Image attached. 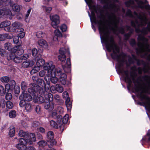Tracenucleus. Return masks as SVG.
Here are the masks:
<instances>
[{
	"instance_id": "obj_1",
	"label": "nucleus",
	"mask_w": 150,
	"mask_h": 150,
	"mask_svg": "<svg viewBox=\"0 0 150 150\" xmlns=\"http://www.w3.org/2000/svg\"><path fill=\"white\" fill-rule=\"evenodd\" d=\"M110 32L109 31L108 34L105 35L104 34L100 35V38L102 42L104 43L105 45V47L107 51L111 52L112 50V53L110 56L112 59H116L121 56L125 57L126 56V54L122 52L120 54H117L120 52V49L116 45L114 38L112 36L110 37Z\"/></svg>"
},
{
	"instance_id": "obj_2",
	"label": "nucleus",
	"mask_w": 150,
	"mask_h": 150,
	"mask_svg": "<svg viewBox=\"0 0 150 150\" xmlns=\"http://www.w3.org/2000/svg\"><path fill=\"white\" fill-rule=\"evenodd\" d=\"M93 7L94 11H91V15H90L89 12H88L91 22H93L95 24L98 25V29L100 35L103 34H104L105 35L108 34L109 30H107L105 31L103 24L104 23L103 20L105 19V16L102 13V11L95 5L93 6Z\"/></svg>"
},
{
	"instance_id": "obj_3",
	"label": "nucleus",
	"mask_w": 150,
	"mask_h": 150,
	"mask_svg": "<svg viewBox=\"0 0 150 150\" xmlns=\"http://www.w3.org/2000/svg\"><path fill=\"white\" fill-rule=\"evenodd\" d=\"M130 70L131 71L130 72L129 75L128 70L123 71V73L125 75L124 77V81L127 83V88L129 91H130V88L132 86V83H135L134 81L135 80V77L137 75L136 66L135 65L132 66L131 67Z\"/></svg>"
},
{
	"instance_id": "obj_4",
	"label": "nucleus",
	"mask_w": 150,
	"mask_h": 150,
	"mask_svg": "<svg viewBox=\"0 0 150 150\" xmlns=\"http://www.w3.org/2000/svg\"><path fill=\"white\" fill-rule=\"evenodd\" d=\"M36 83H31L30 86V87L28 89V92L34 96V97L38 96V91L41 89L43 91H46L44 89V87H45V85L43 79L39 78L37 79Z\"/></svg>"
},
{
	"instance_id": "obj_5",
	"label": "nucleus",
	"mask_w": 150,
	"mask_h": 150,
	"mask_svg": "<svg viewBox=\"0 0 150 150\" xmlns=\"http://www.w3.org/2000/svg\"><path fill=\"white\" fill-rule=\"evenodd\" d=\"M39 94L40 95L39 96H37L36 99L35 100V102H38L40 104L44 103L45 101L48 100V99H49V101H53V95L51 93H49L46 91H43L41 89L38 92V94Z\"/></svg>"
},
{
	"instance_id": "obj_6",
	"label": "nucleus",
	"mask_w": 150,
	"mask_h": 150,
	"mask_svg": "<svg viewBox=\"0 0 150 150\" xmlns=\"http://www.w3.org/2000/svg\"><path fill=\"white\" fill-rule=\"evenodd\" d=\"M62 69L59 68H54L51 71L50 74L52 76L58 77L59 81L63 85H65L66 83L67 76L66 74L62 72Z\"/></svg>"
},
{
	"instance_id": "obj_7",
	"label": "nucleus",
	"mask_w": 150,
	"mask_h": 150,
	"mask_svg": "<svg viewBox=\"0 0 150 150\" xmlns=\"http://www.w3.org/2000/svg\"><path fill=\"white\" fill-rule=\"evenodd\" d=\"M137 96L141 100L143 101L146 100L145 102H139L138 104L140 105L145 107L146 110L150 112V98L146 95L142 94V92L138 93Z\"/></svg>"
},
{
	"instance_id": "obj_8",
	"label": "nucleus",
	"mask_w": 150,
	"mask_h": 150,
	"mask_svg": "<svg viewBox=\"0 0 150 150\" xmlns=\"http://www.w3.org/2000/svg\"><path fill=\"white\" fill-rule=\"evenodd\" d=\"M107 14L108 15V18L109 19H111L113 18L114 19L112 21V25H113L114 27L117 29H118L119 32L122 34H124L125 30L123 27H120L118 28V24L119 23V21L117 20L116 17L114 13H111V15L109 14L108 13H107Z\"/></svg>"
},
{
	"instance_id": "obj_9",
	"label": "nucleus",
	"mask_w": 150,
	"mask_h": 150,
	"mask_svg": "<svg viewBox=\"0 0 150 150\" xmlns=\"http://www.w3.org/2000/svg\"><path fill=\"white\" fill-rule=\"evenodd\" d=\"M19 143L16 144V146L19 150H26L27 149V145L28 143V139L20 138Z\"/></svg>"
},
{
	"instance_id": "obj_10",
	"label": "nucleus",
	"mask_w": 150,
	"mask_h": 150,
	"mask_svg": "<svg viewBox=\"0 0 150 150\" xmlns=\"http://www.w3.org/2000/svg\"><path fill=\"white\" fill-rule=\"evenodd\" d=\"M4 5L11 7L14 11L19 12L20 10V6L17 4L14 3L12 0H5Z\"/></svg>"
},
{
	"instance_id": "obj_11",
	"label": "nucleus",
	"mask_w": 150,
	"mask_h": 150,
	"mask_svg": "<svg viewBox=\"0 0 150 150\" xmlns=\"http://www.w3.org/2000/svg\"><path fill=\"white\" fill-rule=\"evenodd\" d=\"M66 52H67L69 54H70L68 49L64 47L61 48L59 50L60 55L58 56L59 60L62 62H65L66 59L65 54Z\"/></svg>"
},
{
	"instance_id": "obj_12",
	"label": "nucleus",
	"mask_w": 150,
	"mask_h": 150,
	"mask_svg": "<svg viewBox=\"0 0 150 150\" xmlns=\"http://www.w3.org/2000/svg\"><path fill=\"white\" fill-rule=\"evenodd\" d=\"M52 21L51 25L55 29L58 28V25L59 23V17L57 15H55L50 17Z\"/></svg>"
},
{
	"instance_id": "obj_13",
	"label": "nucleus",
	"mask_w": 150,
	"mask_h": 150,
	"mask_svg": "<svg viewBox=\"0 0 150 150\" xmlns=\"http://www.w3.org/2000/svg\"><path fill=\"white\" fill-rule=\"evenodd\" d=\"M119 57L116 59L118 63V64L116 68V69L117 70L118 74H122L123 73V71H125L122 68V67L124 66V63L125 61L124 58H122L121 59Z\"/></svg>"
},
{
	"instance_id": "obj_14",
	"label": "nucleus",
	"mask_w": 150,
	"mask_h": 150,
	"mask_svg": "<svg viewBox=\"0 0 150 150\" xmlns=\"http://www.w3.org/2000/svg\"><path fill=\"white\" fill-rule=\"evenodd\" d=\"M53 132L52 131H49L47 134V141L48 143L50 144L51 147L55 145L56 144V142L55 140L54 139Z\"/></svg>"
},
{
	"instance_id": "obj_15",
	"label": "nucleus",
	"mask_w": 150,
	"mask_h": 150,
	"mask_svg": "<svg viewBox=\"0 0 150 150\" xmlns=\"http://www.w3.org/2000/svg\"><path fill=\"white\" fill-rule=\"evenodd\" d=\"M38 51L40 52H42L43 50V48H46L48 47V45L47 42L43 39L39 40L38 41Z\"/></svg>"
},
{
	"instance_id": "obj_16",
	"label": "nucleus",
	"mask_w": 150,
	"mask_h": 150,
	"mask_svg": "<svg viewBox=\"0 0 150 150\" xmlns=\"http://www.w3.org/2000/svg\"><path fill=\"white\" fill-rule=\"evenodd\" d=\"M11 24L10 21H5L1 22L0 24V28H4V30L7 32H10V30L12 27L10 26Z\"/></svg>"
},
{
	"instance_id": "obj_17",
	"label": "nucleus",
	"mask_w": 150,
	"mask_h": 150,
	"mask_svg": "<svg viewBox=\"0 0 150 150\" xmlns=\"http://www.w3.org/2000/svg\"><path fill=\"white\" fill-rule=\"evenodd\" d=\"M9 82L5 85V88L8 92H12L16 86V82L14 80H12Z\"/></svg>"
},
{
	"instance_id": "obj_18",
	"label": "nucleus",
	"mask_w": 150,
	"mask_h": 150,
	"mask_svg": "<svg viewBox=\"0 0 150 150\" xmlns=\"http://www.w3.org/2000/svg\"><path fill=\"white\" fill-rule=\"evenodd\" d=\"M12 52L14 53L15 54L21 56L24 53V50L22 48L21 45H16L13 47Z\"/></svg>"
},
{
	"instance_id": "obj_19",
	"label": "nucleus",
	"mask_w": 150,
	"mask_h": 150,
	"mask_svg": "<svg viewBox=\"0 0 150 150\" xmlns=\"http://www.w3.org/2000/svg\"><path fill=\"white\" fill-rule=\"evenodd\" d=\"M63 69L65 72L68 73L71 71V64L70 58H68L66 61V64L62 66Z\"/></svg>"
},
{
	"instance_id": "obj_20",
	"label": "nucleus",
	"mask_w": 150,
	"mask_h": 150,
	"mask_svg": "<svg viewBox=\"0 0 150 150\" xmlns=\"http://www.w3.org/2000/svg\"><path fill=\"white\" fill-rule=\"evenodd\" d=\"M19 99H23L27 101H30L32 100V97L28 93L22 92L19 96Z\"/></svg>"
},
{
	"instance_id": "obj_21",
	"label": "nucleus",
	"mask_w": 150,
	"mask_h": 150,
	"mask_svg": "<svg viewBox=\"0 0 150 150\" xmlns=\"http://www.w3.org/2000/svg\"><path fill=\"white\" fill-rule=\"evenodd\" d=\"M7 59L8 60H13L15 63H18V56L12 51L7 55Z\"/></svg>"
},
{
	"instance_id": "obj_22",
	"label": "nucleus",
	"mask_w": 150,
	"mask_h": 150,
	"mask_svg": "<svg viewBox=\"0 0 150 150\" xmlns=\"http://www.w3.org/2000/svg\"><path fill=\"white\" fill-rule=\"evenodd\" d=\"M57 119V122L58 124L59 128L62 130L61 132H63L64 129V125L62 123V117L61 115H58Z\"/></svg>"
},
{
	"instance_id": "obj_23",
	"label": "nucleus",
	"mask_w": 150,
	"mask_h": 150,
	"mask_svg": "<svg viewBox=\"0 0 150 150\" xmlns=\"http://www.w3.org/2000/svg\"><path fill=\"white\" fill-rule=\"evenodd\" d=\"M27 138L25 139H28V143L30 144H32L33 142H35L36 140L35 134L34 133H28Z\"/></svg>"
},
{
	"instance_id": "obj_24",
	"label": "nucleus",
	"mask_w": 150,
	"mask_h": 150,
	"mask_svg": "<svg viewBox=\"0 0 150 150\" xmlns=\"http://www.w3.org/2000/svg\"><path fill=\"white\" fill-rule=\"evenodd\" d=\"M139 77L138 78V79L136 80V82L138 83V85H134V87H132V86L130 88V89L131 88H132V91H133V93H139L140 90V87L139 86V85L140 84V83L139 82L138 80H140L141 81H142V78H141V79H139Z\"/></svg>"
},
{
	"instance_id": "obj_25",
	"label": "nucleus",
	"mask_w": 150,
	"mask_h": 150,
	"mask_svg": "<svg viewBox=\"0 0 150 150\" xmlns=\"http://www.w3.org/2000/svg\"><path fill=\"white\" fill-rule=\"evenodd\" d=\"M48 101H45V102L44 103V108L47 110L49 109L50 110H52L54 108V105L52 103V105H51L50 102H52V101H49V99H48Z\"/></svg>"
},
{
	"instance_id": "obj_26",
	"label": "nucleus",
	"mask_w": 150,
	"mask_h": 150,
	"mask_svg": "<svg viewBox=\"0 0 150 150\" xmlns=\"http://www.w3.org/2000/svg\"><path fill=\"white\" fill-rule=\"evenodd\" d=\"M12 28L10 30V32H16L18 29L22 28L21 27V24L18 22H15L12 24Z\"/></svg>"
},
{
	"instance_id": "obj_27",
	"label": "nucleus",
	"mask_w": 150,
	"mask_h": 150,
	"mask_svg": "<svg viewBox=\"0 0 150 150\" xmlns=\"http://www.w3.org/2000/svg\"><path fill=\"white\" fill-rule=\"evenodd\" d=\"M34 64V61L31 60H26L24 61L22 64V67L24 68H27L28 67H31Z\"/></svg>"
},
{
	"instance_id": "obj_28",
	"label": "nucleus",
	"mask_w": 150,
	"mask_h": 150,
	"mask_svg": "<svg viewBox=\"0 0 150 150\" xmlns=\"http://www.w3.org/2000/svg\"><path fill=\"white\" fill-rule=\"evenodd\" d=\"M51 89L55 90L59 93H62L63 91V87L60 85L57 84L51 86Z\"/></svg>"
},
{
	"instance_id": "obj_29",
	"label": "nucleus",
	"mask_w": 150,
	"mask_h": 150,
	"mask_svg": "<svg viewBox=\"0 0 150 150\" xmlns=\"http://www.w3.org/2000/svg\"><path fill=\"white\" fill-rule=\"evenodd\" d=\"M142 78V80L147 82V88L148 89L150 90V75H145L139 77V79Z\"/></svg>"
},
{
	"instance_id": "obj_30",
	"label": "nucleus",
	"mask_w": 150,
	"mask_h": 150,
	"mask_svg": "<svg viewBox=\"0 0 150 150\" xmlns=\"http://www.w3.org/2000/svg\"><path fill=\"white\" fill-rule=\"evenodd\" d=\"M43 69L47 71L49 73H51V71L54 68V66L52 65L50 66L49 64L48 63H45L43 66Z\"/></svg>"
},
{
	"instance_id": "obj_31",
	"label": "nucleus",
	"mask_w": 150,
	"mask_h": 150,
	"mask_svg": "<svg viewBox=\"0 0 150 150\" xmlns=\"http://www.w3.org/2000/svg\"><path fill=\"white\" fill-rule=\"evenodd\" d=\"M28 57V55L26 54H24L23 55L21 56H18V63L21 62L23 60L27 59Z\"/></svg>"
},
{
	"instance_id": "obj_32",
	"label": "nucleus",
	"mask_w": 150,
	"mask_h": 150,
	"mask_svg": "<svg viewBox=\"0 0 150 150\" xmlns=\"http://www.w3.org/2000/svg\"><path fill=\"white\" fill-rule=\"evenodd\" d=\"M24 30L23 28H21L18 29L16 30V32L19 33L18 34V35L17 36L18 37V38H20L21 39L23 38L25 36V32L24 31Z\"/></svg>"
},
{
	"instance_id": "obj_33",
	"label": "nucleus",
	"mask_w": 150,
	"mask_h": 150,
	"mask_svg": "<svg viewBox=\"0 0 150 150\" xmlns=\"http://www.w3.org/2000/svg\"><path fill=\"white\" fill-rule=\"evenodd\" d=\"M15 129L13 126H11L10 127V130L8 133V135L10 137H13L15 134Z\"/></svg>"
},
{
	"instance_id": "obj_34",
	"label": "nucleus",
	"mask_w": 150,
	"mask_h": 150,
	"mask_svg": "<svg viewBox=\"0 0 150 150\" xmlns=\"http://www.w3.org/2000/svg\"><path fill=\"white\" fill-rule=\"evenodd\" d=\"M13 41L14 44L17 45H21L22 41L19 40V38L17 36H15L13 37Z\"/></svg>"
},
{
	"instance_id": "obj_35",
	"label": "nucleus",
	"mask_w": 150,
	"mask_h": 150,
	"mask_svg": "<svg viewBox=\"0 0 150 150\" xmlns=\"http://www.w3.org/2000/svg\"><path fill=\"white\" fill-rule=\"evenodd\" d=\"M45 63V60L41 58L38 59L36 64L37 66L40 67H42Z\"/></svg>"
},
{
	"instance_id": "obj_36",
	"label": "nucleus",
	"mask_w": 150,
	"mask_h": 150,
	"mask_svg": "<svg viewBox=\"0 0 150 150\" xmlns=\"http://www.w3.org/2000/svg\"><path fill=\"white\" fill-rule=\"evenodd\" d=\"M4 47L6 50H11L12 51V50L13 48L12 47V45L11 43L8 42H7L4 44Z\"/></svg>"
},
{
	"instance_id": "obj_37",
	"label": "nucleus",
	"mask_w": 150,
	"mask_h": 150,
	"mask_svg": "<svg viewBox=\"0 0 150 150\" xmlns=\"http://www.w3.org/2000/svg\"><path fill=\"white\" fill-rule=\"evenodd\" d=\"M28 133L23 130H20L19 131L18 135L20 137H23V138L26 139L28 136Z\"/></svg>"
},
{
	"instance_id": "obj_38",
	"label": "nucleus",
	"mask_w": 150,
	"mask_h": 150,
	"mask_svg": "<svg viewBox=\"0 0 150 150\" xmlns=\"http://www.w3.org/2000/svg\"><path fill=\"white\" fill-rule=\"evenodd\" d=\"M21 87L22 92L24 93L27 88V83L24 81H22L21 83Z\"/></svg>"
},
{
	"instance_id": "obj_39",
	"label": "nucleus",
	"mask_w": 150,
	"mask_h": 150,
	"mask_svg": "<svg viewBox=\"0 0 150 150\" xmlns=\"http://www.w3.org/2000/svg\"><path fill=\"white\" fill-rule=\"evenodd\" d=\"M25 109L27 112H30L32 110V105L29 103H27L25 106Z\"/></svg>"
},
{
	"instance_id": "obj_40",
	"label": "nucleus",
	"mask_w": 150,
	"mask_h": 150,
	"mask_svg": "<svg viewBox=\"0 0 150 150\" xmlns=\"http://www.w3.org/2000/svg\"><path fill=\"white\" fill-rule=\"evenodd\" d=\"M110 1V0H101V2L102 3L106 4L103 6L104 8L107 9L109 8V7L112 8V4H110L109 5H108V2Z\"/></svg>"
},
{
	"instance_id": "obj_41",
	"label": "nucleus",
	"mask_w": 150,
	"mask_h": 150,
	"mask_svg": "<svg viewBox=\"0 0 150 150\" xmlns=\"http://www.w3.org/2000/svg\"><path fill=\"white\" fill-rule=\"evenodd\" d=\"M7 92V89L5 88V87L4 88L2 85H0V95L1 96H4Z\"/></svg>"
},
{
	"instance_id": "obj_42",
	"label": "nucleus",
	"mask_w": 150,
	"mask_h": 150,
	"mask_svg": "<svg viewBox=\"0 0 150 150\" xmlns=\"http://www.w3.org/2000/svg\"><path fill=\"white\" fill-rule=\"evenodd\" d=\"M6 38H11L9 37L8 34L5 33L0 34V41L4 40Z\"/></svg>"
},
{
	"instance_id": "obj_43",
	"label": "nucleus",
	"mask_w": 150,
	"mask_h": 150,
	"mask_svg": "<svg viewBox=\"0 0 150 150\" xmlns=\"http://www.w3.org/2000/svg\"><path fill=\"white\" fill-rule=\"evenodd\" d=\"M134 1L133 0H128L125 2V4L127 7H129L131 5L134 4Z\"/></svg>"
},
{
	"instance_id": "obj_44",
	"label": "nucleus",
	"mask_w": 150,
	"mask_h": 150,
	"mask_svg": "<svg viewBox=\"0 0 150 150\" xmlns=\"http://www.w3.org/2000/svg\"><path fill=\"white\" fill-rule=\"evenodd\" d=\"M16 116V112L15 110H11L9 113V117L11 118H15Z\"/></svg>"
},
{
	"instance_id": "obj_45",
	"label": "nucleus",
	"mask_w": 150,
	"mask_h": 150,
	"mask_svg": "<svg viewBox=\"0 0 150 150\" xmlns=\"http://www.w3.org/2000/svg\"><path fill=\"white\" fill-rule=\"evenodd\" d=\"M50 125L52 127L56 128L58 129L59 127L58 124L57 122H56L53 120H51L50 122Z\"/></svg>"
},
{
	"instance_id": "obj_46",
	"label": "nucleus",
	"mask_w": 150,
	"mask_h": 150,
	"mask_svg": "<svg viewBox=\"0 0 150 150\" xmlns=\"http://www.w3.org/2000/svg\"><path fill=\"white\" fill-rule=\"evenodd\" d=\"M47 142L45 141L42 140L38 142V144L40 147L43 148L47 144Z\"/></svg>"
},
{
	"instance_id": "obj_47",
	"label": "nucleus",
	"mask_w": 150,
	"mask_h": 150,
	"mask_svg": "<svg viewBox=\"0 0 150 150\" xmlns=\"http://www.w3.org/2000/svg\"><path fill=\"white\" fill-rule=\"evenodd\" d=\"M45 34L41 31H39L36 33V36L38 38H42L45 35Z\"/></svg>"
},
{
	"instance_id": "obj_48",
	"label": "nucleus",
	"mask_w": 150,
	"mask_h": 150,
	"mask_svg": "<svg viewBox=\"0 0 150 150\" xmlns=\"http://www.w3.org/2000/svg\"><path fill=\"white\" fill-rule=\"evenodd\" d=\"M1 81L3 82L7 83L9 81V78L7 76H4L1 78Z\"/></svg>"
},
{
	"instance_id": "obj_49",
	"label": "nucleus",
	"mask_w": 150,
	"mask_h": 150,
	"mask_svg": "<svg viewBox=\"0 0 150 150\" xmlns=\"http://www.w3.org/2000/svg\"><path fill=\"white\" fill-rule=\"evenodd\" d=\"M50 81L51 83L54 84H55L58 80V79L57 77H56V76H52L51 75L50 78Z\"/></svg>"
},
{
	"instance_id": "obj_50",
	"label": "nucleus",
	"mask_w": 150,
	"mask_h": 150,
	"mask_svg": "<svg viewBox=\"0 0 150 150\" xmlns=\"http://www.w3.org/2000/svg\"><path fill=\"white\" fill-rule=\"evenodd\" d=\"M6 107L7 108L12 109L13 106V103L11 101H7L6 103Z\"/></svg>"
},
{
	"instance_id": "obj_51",
	"label": "nucleus",
	"mask_w": 150,
	"mask_h": 150,
	"mask_svg": "<svg viewBox=\"0 0 150 150\" xmlns=\"http://www.w3.org/2000/svg\"><path fill=\"white\" fill-rule=\"evenodd\" d=\"M69 115L68 114H66L64 116V117L62 119V123L64 124V125L65 124H67L68 122V117Z\"/></svg>"
},
{
	"instance_id": "obj_52",
	"label": "nucleus",
	"mask_w": 150,
	"mask_h": 150,
	"mask_svg": "<svg viewBox=\"0 0 150 150\" xmlns=\"http://www.w3.org/2000/svg\"><path fill=\"white\" fill-rule=\"evenodd\" d=\"M55 35L57 37H60L62 36V34L59 29H56L54 32Z\"/></svg>"
},
{
	"instance_id": "obj_53",
	"label": "nucleus",
	"mask_w": 150,
	"mask_h": 150,
	"mask_svg": "<svg viewBox=\"0 0 150 150\" xmlns=\"http://www.w3.org/2000/svg\"><path fill=\"white\" fill-rule=\"evenodd\" d=\"M32 51V55L34 57H35L38 53H41L39 52L38 50L37 49L35 48H33Z\"/></svg>"
},
{
	"instance_id": "obj_54",
	"label": "nucleus",
	"mask_w": 150,
	"mask_h": 150,
	"mask_svg": "<svg viewBox=\"0 0 150 150\" xmlns=\"http://www.w3.org/2000/svg\"><path fill=\"white\" fill-rule=\"evenodd\" d=\"M130 45L132 47L135 46L136 45V42L134 39L132 38L129 41Z\"/></svg>"
},
{
	"instance_id": "obj_55",
	"label": "nucleus",
	"mask_w": 150,
	"mask_h": 150,
	"mask_svg": "<svg viewBox=\"0 0 150 150\" xmlns=\"http://www.w3.org/2000/svg\"><path fill=\"white\" fill-rule=\"evenodd\" d=\"M9 92H6V94L5 96V98L6 100H11L12 98V95L11 93H8Z\"/></svg>"
},
{
	"instance_id": "obj_56",
	"label": "nucleus",
	"mask_w": 150,
	"mask_h": 150,
	"mask_svg": "<svg viewBox=\"0 0 150 150\" xmlns=\"http://www.w3.org/2000/svg\"><path fill=\"white\" fill-rule=\"evenodd\" d=\"M20 100V101L19 102V105L21 107H24L25 106L26 104L27 103L25 102V100H24L23 99H19Z\"/></svg>"
},
{
	"instance_id": "obj_57",
	"label": "nucleus",
	"mask_w": 150,
	"mask_h": 150,
	"mask_svg": "<svg viewBox=\"0 0 150 150\" xmlns=\"http://www.w3.org/2000/svg\"><path fill=\"white\" fill-rule=\"evenodd\" d=\"M15 93L16 94H18L20 91V86H15L14 89L13 90Z\"/></svg>"
},
{
	"instance_id": "obj_58",
	"label": "nucleus",
	"mask_w": 150,
	"mask_h": 150,
	"mask_svg": "<svg viewBox=\"0 0 150 150\" xmlns=\"http://www.w3.org/2000/svg\"><path fill=\"white\" fill-rule=\"evenodd\" d=\"M137 3L139 6V8H144L142 6V5L144 4V3L142 1H139V0H134Z\"/></svg>"
},
{
	"instance_id": "obj_59",
	"label": "nucleus",
	"mask_w": 150,
	"mask_h": 150,
	"mask_svg": "<svg viewBox=\"0 0 150 150\" xmlns=\"http://www.w3.org/2000/svg\"><path fill=\"white\" fill-rule=\"evenodd\" d=\"M126 27L127 30H129V32L127 33H129L130 36L133 34L134 32V29L132 28L129 26L127 25Z\"/></svg>"
},
{
	"instance_id": "obj_60",
	"label": "nucleus",
	"mask_w": 150,
	"mask_h": 150,
	"mask_svg": "<svg viewBox=\"0 0 150 150\" xmlns=\"http://www.w3.org/2000/svg\"><path fill=\"white\" fill-rule=\"evenodd\" d=\"M16 18L19 20H21L23 17V14L20 13H17L16 15Z\"/></svg>"
},
{
	"instance_id": "obj_61",
	"label": "nucleus",
	"mask_w": 150,
	"mask_h": 150,
	"mask_svg": "<svg viewBox=\"0 0 150 150\" xmlns=\"http://www.w3.org/2000/svg\"><path fill=\"white\" fill-rule=\"evenodd\" d=\"M138 70L139 74H142V71H143L145 72H146L147 71L145 68H144L143 69H142L140 67L138 68Z\"/></svg>"
},
{
	"instance_id": "obj_62",
	"label": "nucleus",
	"mask_w": 150,
	"mask_h": 150,
	"mask_svg": "<svg viewBox=\"0 0 150 150\" xmlns=\"http://www.w3.org/2000/svg\"><path fill=\"white\" fill-rule=\"evenodd\" d=\"M38 130L42 133L44 134L45 132V130L42 127H39L37 128Z\"/></svg>"
},
{
	"instance_id": "obj_63",
	"label": "nucleus",
	"mask_w": 150,
	"mask_h": 150,
	"mask_svg": "<svg viewBox=\"0 0 150 150\" xmlns=\"http://www.w3.org/2000/svg\"><path fill=\"white\" fill-rule=\"evenodd\" d=\"M35 110L37 114H40L41 113V107L40 106L37 105L35 108Z\"/></svg>"
},
{
	"instance_id": "obj_64",
	"label": "nucleus",
	"mask_w": 150,
	"mask_h": 150,
	"mask_svg": "<svg viewBox=\"0 0 150 150\" xmlns=\"http://www.w3.org/2000/svg\"><path fill=\"white\" fill-rule=\"evenodd\" d=\"M60 28L62 32H65L67 29V25L65 24H63L61 26Z\"/></svg>"
}]
</instances>
